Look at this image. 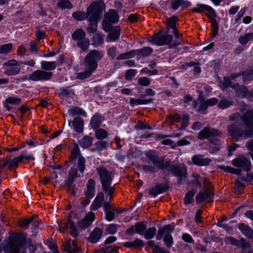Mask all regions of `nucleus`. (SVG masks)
<instances>
[{
  "instance_id": "f257e3e1",
  "label": "nucleus",
  "mask_w": 253,
  "mask_h": 253,
  "mask_svg": "<svg viewBox=\"0 0 253 253\" xmlns=\"http://www.w3.org/2000/svg\"><path fill=\"white\" fill-rule=\"evenodd\" d=\"M241 119L246 127H237L235 125H230L228 131L230 135L236 140L253 137V110L248 111L242 117Z\"/></svg>"
},
{
  "instance_id": "f03ea898",
  "label": "nucleus",
  "mask_w": 253,
  "mask_h": 253,
  "mask_svg": "<svg viewBox=\"0 0 253 253\" xmlns=\"http://www.w3.org/2000/svg\"><path fill=\"white\" fill-rule=\"evenodd\" d=\"M103 56V53L95 49L92 50L86 55L84 58V64L85 70L77 74V78L85 79L89 77L98 66V62Z\"/></svg>"
},
{
  "instance_id": "7ed1b4c3",
  "label": "nucleus",
  "mask_w": 253,
  "mask_h": 253,
  "mask_svg": "<svg viewBox=\"0 0 253 253\" xmlns=\"http://www.w3.org/2000/svg\"><path fill=\"white\" fill-rule=\"evenodd\" d=\"M105 10V4L100 0L91 3L87 8V14L89 15L90 26L88 28L89 32L94 33L97 29V23L100 15Z\"/></svg>"
},
{
  "instance_id": "20e7f679",
  "label": "nucleus",
  "mask_w": 253,
  "mask_h": 253,
  "mask_svg": "<svg viewBox=\"0 0 253 253\" xmlns=\"http://www.w3.org/2000/svg\"><path fill=\"white\" fill-rule=\"evenodd\" d=\"M28 247L30 253H33L36 249L35 246L32 245L31 239L26 241L22 238L16 237L10 241L5 250L6 253H25V248Z\"/></svg>"
},
{
  "instance_id": "39448f33",
  "label": "nucleus",
  "mask_w": 253,
  "mask_h": 253,
  "mask_svg": "<svg viewBox=\"0 0 253 253\" xmlns=\"http://www.w3.org/2000/svg\"><path fill=\"white\" fill-rule=\"evenodd\" d=\"M168 32L169 29L164 35H156L151 40V42L158 45H169L171 48L175 47L179 45L181 43V40L179 39V37H175V40L173 41L172 36L168 35Z\"/></svg>"
},
{
  "instance_id": "423d86ee",
  "label": "nucleus",
  "mask_w": 253,
  "mask_h": 253,
  "mask_svg": "<svg viewBox=\"0 0 253 253\" xmlns=\"http://www.w3.org/2000/svg\"><path fill=\"white\" fill-rule=\"evenodd\" d=\"M97 170L103 190L108 196H111L114 193V188L111 186L113 179L111 173L104 168H98Z\"/></svg>"
},
{
  "instance_id": "0eeeda50",
  "label": "nucleus",
  "mask_w": 253,
  "mask_h": 253,
  "mask_svg": "<svg viewBox=\"0 0 253 253\" xmlns=\"http://www.w3.org/2000/svg\"><path fill=\"white\" fill-rule=\"evenodd\" d=\"M146 156L149 160V165L143 167L145 171L153 172L162 168L163 163L158 158V155L155 151L149 150L147 152Z\"/></svg>"
},
{
  "instance_id": "6e6552de",
  "label": "nucleus",
  "mask_w": 253,
  "mask_h": 253,
  "mask_svg": "<svg viewBox=\"0 0 253 253\" xmlns=\"http://www.w3.org/2000/svg\"><path fill=\"white\" fill-rule=\"evenodd\" d=\"M85 36V32L81 29H78L72 35L73 40L77 42V45L83 50H87L90 45V41Z\"/></svg>"
},
{
  "instance_id": "1a4fd4ad",
  "label": "nucleus",
  "mask_w": 253,
  "mask_h": 253,
  "mask_svg": "<svg viewBox=\"0 0 253 253\" xmlns=\"http://www.w3.org/2000/svg\"><path fill=\"white\" fill-rule=\"evenodd\" d=\"M119 21L118 13L113 9L105 14V18L103 21V27L105 31L108 32L111 29V23H117Z\"/></svg>"
},
{
  "instance_id": "9d476101",
  "label": "nucleus",
  "mask_w": 253,
  "mask_h": 253,
  "mask_svg": "<svg viewBox=\"0 0 253 253\" xmlns=\"http://www.w3.org/2000/svg\"><path fill=\"white\" fill-rule=\"evenodd\" d=\"M52 75V72H46L42 70H37L29 75L28 79L35 82L48 81L51 78Z\"/></svg>"
},
{
  "instance_id": "9b49d317",
  "label": "nucleus",
  "mask_w": 253,
  "mask_h": 253,
  "mask_svg": "<svg viewBox=\"0 0 253 253\" xmlns=\"http://www.w3.org/2000/svg\"><path fill=\"white\" fill-rule=\"evenodd\" d=\"M232 165L235 167L242 168L248 172L251 169V162L244 156H240L232 161Z\"/></svg>"
},
{
  "instance_id": "f8f14e48",
  "label": "nucleus",
  "mask_w": 253,
  "mask_h": 253,
  "mask_svg": "<svg viewBox=\"0 0 253 253\" xmlns=\"http://www.w3.org/2000/svg\"><path fill=\"white\" fill-rule=\"evenodd\" d=\"M220 133L218 130L210 127H205L198 135V138L201 140L209 138L211 137L218 136Z\"/></svg>"
},
{
  "instance_id": "ddd939ff",
  "label": "nucleus",
  "mask_w": 253,
  "mask_h": 253,
  "mask_svg": "<svg viewBox=\"0 0 253 253\" xmlns=\"http://www.w3.org/2000/svg\"><path fill=\"white\" fill-rule=\"evenodd\" d=\"M58 230L61 233H64L65 231L69 232L71 236L76 237L78 236V233L74 223L69 218L67 222L65 225V229H63L60 224L57 223Z\"/></svg>"
},
{
  "instance_id": "4468645a",
  "label": "nucleus",
  "mask_w": 253,
  "mask_h": 253,
  "mask_svg": "<svg viewBox=\"0 0 253 253\" xmlns=\"http://www.w3.org/2000/svg\"><path fill=\"white\" fill-rule=\"evenodd\" d=\"M213 194L211 189H206L204 191L199 193L196 197L197 204L203 203L206 201L210 202L212 198Z\"/></svg>"
},
{
  "instance_id": "2eb2a0df",
  "label": "nucleus",
  "mask_w": 253,
  "mask_h": 253,
  "mask_svg": "<svg viewBox=\"0 0 253 253\" xmlns=\"http://www.w3.org/2000/svg\"><path fill=\"white\" fill-rule=\"evenodd\" d=\"M146 227L142 222L136 223L134 226L128 228L126 232L128 234H133L136 233L140 235H143L146 231Z\"/></svg>"
},
{
  "instance_id": "dca6fc26",
  "label": "nucleus",
  "mask_w": 253,
  "mask_h": 253,
  "mask_svg": "<svg viewBox=\"0 0 253 253\" xmlns=\"http://www.w3.org/2000/svg\"><path fill=\"white\" fill-rule=\"evenodd\" d=\"M94 219V213L93 212H89L78 223V226L82 229L86 228L91 224Z\"/></svg>"
},
{
  "instance_id": "f3484780",
  "label": "nucleus",
  "mask_w": 253,
  "mask_h": 253,
  "mask_svg": "<svg viewBox=\"0 0 253 253\" xmlns=\"http://www.w3.org/2000/svg\"><path fill=\"white\" fill-rule=\"evenodd\" d=\"M77 176V170L75 168H72L69 170V175L66 182L68 188L71 189L74 195L75 194V185L73 184L74 179Z\"/></svg>"
},
{
  "instance_id": "a211bd4d",
  "label": "nucleus",
  "mask_w": 253,
  "mask_h": 253,
  "mask_svg": "<svg viewBox=\"0 0 253 253\" xmlns=\"http://www.w3.org/2000/svg\"><path fill=\"white\" fill-rule=\"evenodd\" d=\"M69 126L72 124L73 129L77 133H82L84 130V121L81 117H76L72 121H69Z\"/></svg>"
},
{
  "instance_id": "6ab92c4d",
  "label": "nucleus",
  "mask_w": 253,
  "mask_h": 253,
  "mask_svg": "<svg viewBox=\"0 0 253 253\" xmlns=\"http://www.w3.org/2000/svg\"><path fill=\"white\" fill-rule=\"evenodd\" d=\"M192 161L194 164L199 166H206L209 165L212 160L209 158H205L202 155H194L192 158Z\"/></svg>"
},
{
  "instance_id": "aec40b11",
  "label": "nucleus",
  "mask_w": 253,
  "mask_h": 253,
  "mask_svg": "<svg viewBox=\"0 0 253 253\" xmlns=\"http://www.w3.org/2000/svg\"><path fill=\"white\" fill-rule=\"evenodd\" d=\"M110 31L106 38L107 42H113L118 40L120 36V28L118 26L112 27L108 31Z\"/></svg>"
},
{
  "instance_id": "412c9836",
  "label": "nucleus",
  "mask_w": 253,
  "mask_h": 253,
  "mask_svg": "<svg viewBox=\"0 0 253 253\" xmlns=\"http://www.w3.org/2000/svg\"><path fill=\"white\" fill-rule=\"evenodd\" d=\"M193 106L199 112L204 111L208 108L206 100L201 96L199 97L197 101H193Z\"/></svg>"
},
{
  "instance_id": "4be33fe9",
  "label": "nucleus",
  "mask_w": 253,
  "mask_h": 253,
  "mask_svg": "<svg viewBox=\"0 0 253 253\" xmlns=\"http://www.w3.org/2000/svg\"><path fill=\"white\" fill-rule=\"evenodd\" d=\"M104 199V195L103 192H101L98 193L91 205V210L96 211L100 208L103 204Z\"/></svg>"
},
{
  "instance_id": "5701e85b",
  "label": "nucleus",
  "mask_w": 253,
  "mask_h": 253,
  "mask_svg": "<svg viewBox=\"0 0 253 253\" xmlns=\"http://www.w3.org/2000/svg\"><path fill=\"white\" fill-rule=\"evenodd\" d=\"M95 182L93 179H89L86 184V189L84 192L85 196L92 198L95 194Z\"/></svg>"
},
{
  "instance_id": "b1692460",
  "label": "nucleus",
  "mask_w": 253,
  "mask_h": 253,
  "mask_svg": "<svg viewBox=\"0 0 253 253\" xmlns=\"http://www.w3.org/2000/svg\"><path fill=\"white\" fill-rule=\"evenodd\" d=\"M174 228L170 224H168L159 229L156 235L157 240H160L162 239L164 234L166 233H170L173 231Z\"/></svg>"
},
{
  "instance_id": "393cba45",
  "label": "nucleus",
  "mask_w": 253,
  "mask_h": 253,
  "mask_svg": "<svg viewBox=\"0 0 253 253\" xmlns=\"http://www.w3.org/2000/svg\"><path fill=\"white\" fill-rule=\"evenodd\" d=\"M102 234V230L99 228H95L93 230L89 237V241L92 243H95L99 241Z\"/></svg>"
},
{
  "instance_id": "a878e982",
  "label": "nucleus",
  "mask_w": 253,
  "mask_h": 253,
  "mask_svg": "<svg viewBox=\"0 0 253 253\" xmlns=\"http://www.w3.org/2000/svg\"><path fill=\"white\" fill-rule=\"evenodd\" d=\"M190 5L191 3L187 1V0H174L172 5V8L174 10H176L181 6L182 9H184Z\"/></svg>"
},
{
  "instance_id": "bb28decb",
  "label": "nucleus",
  "mask_w": 253,
  "mask_h": 253,
  "mask_svg": "<svg viewBox=\"0 0 253 253\" xmlns=\"http://www.w3.org/2000/svg\"><path fill=\"white\" fill-rule=\"evenodd\" d=\"M239 228L245 236L249 238H253V230L250 227L242 224L239 225Z\"/></svg>"
},
{
  "instance_id": "cd10ccee",
  "label": "nucleus",
  "mask_w": 253,
  "mask_h": 253,
  "mask_svg": "<svg viewBox=\"0 0 253 253\" xmlns=\"http://www.w3.org/2000/svg\"><path fill=\"white\" fill-rule=\"evenodd\" d=\"M41 68L43 71H51L56 68V62L55 61H42L41 62Z\"/></svg>"
},
{
  "instance_id": "c85d7f7f",
  "label": "nucleus",
  "mask_w": 253,
  "mask_h": 253,
  "mask_svg": "<svg viewBox=\"0 0 253 253\" xmlns=\"http://www.w3.org/2000/svg\"><path fill=\"white\" fill-rule=\"evenodd\" d=\"M86 160L82 156H79L77 159V170L80 173H83L85 169Z\"/></svg>"
},
{
  "instance_id": "c756f323",
  "label": "nucleus",
  "mask_w": 253,
  "mask_h": 253,
  "mask_svg": "<svg viewBox=\"0 0 253 253\" xmlns=\"http://www.w3.org/2000/svg\"><path fill=\"white\" fill-rule=\"evenodd\" d=\"M253 41V33H248L239 38V42L242 45Z\"/></svg>"
},
{
  "instance_id": "7c9ffc66",
  "label": "nucleus",
  "mask_w": 253,
  "mask_h": 253,
  "mask_svg": "<svg viewBox=\"0 0 253 253\" xmlns=\"http://www.w3.org/2000/svg\"><path fill=\"white\" fill-rule=\"evenodd\" d=\"M22 161L21 158L20 156L16 157L13 158L10 162H9L8 160H4L3 163L2 164H0V167H3L7 165H9L10 168L17 166L19 163Z\"/></svg>"
},
{
  "instance_id": "2f4dec72",
  "label": "nucleus",
  "mask_w": 253,
  "mask_h": 253,
  "mask_svg": "<svg viewBox=\"0 0 253 253\" xmlns=\"http://www.w3.org/2000/svg\"><path fill=\"white\" fill-rule=\"evenodd\" d=\"M72 16L75 20L78 21H83L87 18L89 19V15L87 14V10L86 13L81 11H77L73 12L72 13Z\"/></svg>"
},
{
  "instance_id": "473e14b6",
  "label": "nucleus",
  "mask_w": 253,
  "mask_h": 253,
  "mask_svg": "<svg viewBox=\"0 0 253 253\" xmlns=\"http://www.w3.org/2000/svg\"><path fill=\"white\" fill-rule=\"evenodd\" d=\"M103 121L102 117L99 115H94L90 121V125L93 128H98Z\"/></svg>"
},
{
  "instance_id": "72a5a7b5",
  "label": "nucleus",
  "mask_w": 253,
  "mask_h": 253,
  "mask_svg": "<svg viewBox=\"0 0 253 253\" xmlns=\"http://www.w3.org/2000/svg\"><path fill=\"white\" fill-rule=\"evenodd\" d=\"M153 101L152 99H135L131 98L130 100V104L131 106H134L141 104H146L151 102Z\"/></svg>"
},
{
  "instance_id": "f704fd0d",
  "label": "nucleus",
  "mask_w": 253,
  "mask_h": 253,
  "mask_svg": "<svg viewBox=\"0 0 253 253\" xmlns=\"http://www.w3.org/2000/svg\"><path fill=\"white\" fill-rule=\"evenodd\" d=\"M176 17L175 16L169 18L168 21V25L169 27L171 28L173 30V33L175 37H179V34L176 29Z\"/></svg>"
},
{
  "instance_id": "c9c22d12",
  "label": "nucleus",
  "mask_w": 253,
  "mask_h": 253,
  "mask_svg": "<svg viewBox=\"0 0 253 253\" xmlns=\"http://www.w3.org/2000/svg\"><path fill=\"white\" fill-rule=\"evenodd\" d=\"M138 50H133L125 53L120 54L118 57V59H126L133 58L135 55L138 54Z\"/></svg>"
},
{
  "instance_id": "e433bc0d",
  "label": "nucleus",
  "mask_w": 253,
  "mask_h": 253,
  "mask_svg": "<svg viewBox=\"0 0 253 253\" xmlns=\"http://www.w3.org/2000/svg\"><path fill=\"white\" fill-rule=\"evenodd\" d=\"M164 242L168 249L170 248L173 244V239L170 233L164 234Z\"/></svg>"
},
{
  "instance_id": "4c0bfd02",
  "label": "nucleus",
  "mask_w": 253,
  "mask_h": 253,
  "mask_svg": "<svg viewBox=\"0 0 253 253\" xmlns=\"http://www.w3.org/2000/svg\"><path fill=\"white\" fill-rule=\"evenodd\" d=\"M156 186L157 192H155V189H151L150 191L151 194L154 197H156L157 195L164 193L167 190V187L162 184H157Z\"/></svg>"
},
{
  "instance_id": "58836bf2",
  "label": "nucleus",
  "mask_w": 253,
  "mask_h": 253,
  "mask_svg": "<svg viewBox=\"0 0 253 253\" xmlns=\"http://www.w3.org/2000/svg\"><path fill=\"white\" fill-rule=\"evenodd\" d=\"M13 45L11 43L2 44L0 46V54L6 55L10 52L12 49Z\"/></svg>"
},
{
  "instance_id": "ea45409f",
  "label": "nucleus",
  "mask_w": 253,
  "mask_h": 253,
  "mask_svg": "<svg viewBox=\"0 0 253 253\" xmlns=\"http://www.w3.org/2000/svg\"><path fill=\"white\" fill-rule=\"evenodd\" d=\"M68 250L70 253H77L80 251V248L78 246L74 241L68 243Z\"/></svg>"
},
{
  "instance_id": "a19ab883",
  "label": "nucleus",
  "mask_w": 253,
  "mask_h": 253,
  "mask_svg": "<svg viewBox=\"0 0 253 253\" xmlns=\"http://www.w3.org/2000/svg\"><path fill=\"white\" fill-rule=\"evenodd\" d=\"M57 5L61 9H71L73 7L72 4L68 0H58Z\"/></svg>"
},
{
  "instance_id": "79ce46f5",
  "label": "nucleus",
  "mask_w": 253,
  "mask_h": 253,
  "mask_svg": "<svg viewBox=\"0 0 253 253\" xmlns=\"http://www.w3.org/2000/svg\"><path fill=\"white\" fill-rule=\"evenodd\" d=\"M92 139L88 136H85L82 138L80 143L82 147L86 148L89 147L92 145Z\"/></svg>"
},
{
  "instance_id": "37998d69",
  "label": "nucleus",
  "mask_w": 253,
  "mask_h": 253,
  "mask_svg": "<svg viewBox=\"0 0 253 253\" xmlns=\"http://www.w3.org/2000/svg\"><path fill=\"white\" fill-rule=\"evenodd\" d=\"M59 94L61 97H71L74 95V92L70 87H65L60 89Z\"/></svg>"
},
{
  "instance_id": "c03bdc74",
  "label": "nucleus",
  "mask_w": 253,
  "mask_h": 253,
  "mask_svg": "<svg viewBox=\"0 0 253 253\" xmlns=\"http://www.w3.org/2000/svg\"><path fill=\"white\" fill-rule=\"evenodd\" d=\"M20 71L18 66L7 67V69L4 71V74L8 76L15 75Z\"/></svg>"
},
{
  "instance_id": "a18cd8bd",
  "label": "nucleus",
  "mask_w": 253,
  "mask_h": 253,
  "mask_svg": "<svg viewBox=\"0 0 253 253\" xmlns=\"http://www.w3.org/2000/svg\"><path fill=\"white\" fill-rule=\"evenodd\" d=\"M156 231L157 230L155 227L150 228L147 231H145L143 235L146 239H151L155 235Z\"/></svg>"
},
{
  "instance_id": "49530a36",
  "label": "nucleus",
  "mask_w": 253,
  "mask_h": 253,
  "mask_svg": "<svg viewBox=\"0 0 253 253\" xmlns=\"http://www.w3.org/2000/svg\"><path fill=\"white\" fill-rule=\"evenodd\" d=\"M186 171V169L185 167L176 168L174 169V173L176 176L182 179L185 177Z\"/></svg>"
},
{
  "instance_id": "de8ad7c7",
  "label": "nucleus",
  "mask_w": 253,
  "mask_h": 253,
  "mask_svg": "<svg viewBox=\"0 0 253 253\" xmlns=\"http://www.w3.org/2000/svg\"><path fill=\"white\" fill-rule=\"evenodd\" d=\"M34 218L35 217L33 216L31 217V218L29 219H21L18 221V225L22 228H27L29 226L30 224H31L32 222L33 221Z\"/></svg>"
},
{
  "instance_id": "09e8293b",
  "label": "nucleus",
  "mask_w": 253,
  "mask_h": 253,
  "mask_svg": "<svg viewBox=\"0 0 253 253\" xmlns=\"http://www.w3.org/2000/svg\"><path fill=\"white\" fill-rule=\"evenodd\" d=\"M232 104L233 101L231 99H223L219 102L218 107L221 109H225L230 107Z\"/></svg>"
},
{
  "instance_id": "8fccbe9b",
  "label": "nucleus",
  "mask_w": 253,
  "mask_h": 253,
  "mask_svg": "<svg viewBox=\"0 0 253 253\" xmlns=\"http://www.w3.org/2000/svg\"><path fill=\"white\" fill-rule=\"evenodd\" d=\"M84 111L78 107H73L69 110V114L72 116L78 115H84Z\"/></svg>"
},
{
  "instance_id": "3c124183",
  "label": "nucleus",
  "mask_w": 253,
  "mask_h": 253,
  "mask_svg": "<svg viewBox=\"0 0 253 253\" xmlns=\"http://www.w3.org/2000/svg\"><path fill=\"white\" fill-rule=\"evenodd\" d=\"M95 134L96 138L98 139H103L107 136V131L103 129H97Z\"/></svg>"
},
{
  "instance_id": "603ef678",
  "label": "nucleus",
  "mask_w": 253,
  "mask_h": 253,
  "mask_svg": "<svg viewBox=\"0 0 253 253\" xmlns=\"http://www.w3.org/2000/svg\"><path fill=\"white\" fill-rule=\"evenodd\" d=\"M138 55H140L142 56H147L150 55L153 50L150 47H145L141 49H138Z\"/></svg>"
},
{
  "instance_id": "864d4df0",
  "label": "nucleus",
  "mask_w": 253,
  "mask_h": 253,
  "mask_svg": "<svg viewBox=\"0 0 253 253\" xmlns=\"http://www.w3.org/2000/svg\"><path fill=\"white\" fill-rule=\"evenodd\" d=\"M194 195L195 193L193 191H189L187 192L185 196L184 204L185 205H188L191 203Z\"/></svg>"
},
{
  "instance_id": "5fc2aeb1",
  "label": "nucleus",
  "mask_w": 253,
  "mask_h": 253,
  "mask_svg": "<svg viewBox=\"0 0 253 253\" xmlns=\"http://www.w3.org/2000/svg\"><path fill=\"white\" fill-rule=\"evenodd\" d=\"M20 98L15 97H9L5 100V103L13 105H18L21 102Z\"/></svg>"
},
{
  "instance_id": "6e6d98bb",
  "label": "nucleus",
  "mask_w": 253,
  "mask_h": 253,
  "mask_svg": "<svg viewBox=\"0 0 253 253\" xmlns=\"http://www.w3.org/2000/svg\"><path fill=\"white\" fill-rule=\"evenodd\" d=\"M93 41L94 44H99L103 41V36L100 33H97L93 36Z\"/></svg>"
},
{
  "instance_id": "4d7b16f0",
  "label": "nucleus",
  "mask_w": 253,
  "mask_h": 253,
  "mask_svg": "<svg viewBox=\"0 0 253 253\" xmlns=\"http://www.w3.org/2000/svg\"><path fill=\"white\" fill-rule=\"evenodd\" d=\"M20 65L21 62L17 61L15 59H12L8 61L3 63V66H6L7 67L18 66H20Z\"/></svg>"
},
{
  "instance_id": "13d9d810",
  "label": "nucleus",
  "mask_w": 253,
  "mask_h": 253,
  "mask_svg": "<svg viewBox=\"0 0 253 253\" xmlns=\"http://www.w3.org/2000/svg\"><path fill=\"white\" fill-rule=\"evenodd\" d=\"M105 212V215H106V219L108 221H112L113 220L115 217V212H117V210H116V211L111 210H108L106 211Z\"/></svg>"
},
{
  "instance_id": "bf43d9fd",
  "label": "nucleus",
  "mask_w": 253,
  "mask_h": 253,
  "mask_svg": "<svg viewBox=\"0 0 253 253\" xmlns=\"http://www.w3.org/2000/svg\"><path fill=\"white\" fill-rule=\"evenodd\" d=\"M193 177L194 178V180L192 182L193 185H194V186L199 187V188H201L202 186V184L200 180H199L200 176L197 173H194L193 174Z\"/></svg>"
},
{
  "instance_id": "052dcab7",
  "label": "nucleus",
  "mask_w": 253,
  "mask_h": 253,
  "mask_svg": "<svg viewBox=\"0 0 253 253\" xmlns=\"http://www.w3.org/2000/svg\"><path fill=\"white\" fill-rule=\"evenodd\" d=\"M236 246L245 249L249 247V244L246 242L245 239L241 238L239 240H237Z\"/></svg>"
},
{
  "instance_id": "680f3d73",
  "label": "nucleus",
  "mask_w": 253,
  "mask_h": 253,
  "mask_svg": "<svg viewBox=\"0 0 253 253\" xmlns=\"http://www.w3.org/2000/svg\"><path fill=\"white\" fill-rule=\"evenodd\" d=\"M137 71L134 69H129L126 73V78L127 80H130L135 76Z\"/></svg>"
},
{
  "instance_id": "e2e57ef3",
  "label": "nucleus",
  "mask_w": 253,
  "mask_h": 253,
  "mask_svg": "<svg viewBox=\"0 0 253 253\" xmlns=\"http://www.w3.org/2000/svg\"><path fill=\"white\" fill-rule=\"evenodd\" d=\"M153 253H169L168 249L160 247L159 246H155L153 249Z\"/></svg>"
},
{
  "instance_id": "0e129e2a",
  "label": "nucleus",
  "mask_w": 253,
  "mask_h": 253,
  "mask_svg": "<svg viewBox=\"0 0 253 253\" xmlns=\"http://www.w3.org/2000/svg\"><path fill=\"white\" fill-rule=\"evenodd\" d=\"M81 156L80 154V150L78 146H76L74 148L72 152V155L70 157V159L72 160L75 159H78L79 156Z\"/></svg>"
},
{
  "instance_id": "69168bd1",
  "label": "nucleus",
  "mask_w": 253,
  "mask_h": 253,
  "mask_svg": "<svg viewBox=\"0 0 253 253\" xmlns=\"http://www.w3.org/2000/svg\"><path fill=\"white\" fill-rule=\"evenodd\" d=\"M189 121V116L187 114H185L183 116L182 122L181 126V128L184 129L188 125Z\"/></svg>"
},
{
  "instance_id": "338daca9",
  "label": "nucleus",
  "mask_w": 253,
  "mask_h": 253,
  "mask_svg": "<svg viewBox=\"0 0 253 253\" xmlns=\"http://www.w3.org/2000/svg\"><path fill=\"white\" fill-rule=\"evenodd\" d=\"M108 55L112 58H114L117 54V50L116 47H112L107 51Z\"/></svg>"
},
{
  "instance_id": "774afa93",
  "label": "nucleus",
  "mask_w": 253,
  "mask_h": 253,
  "mask_svg": "<svg viewBox=\"0 0 253 253\" xmlns=\"http://www.w3.org/2000/svg\"><path fill=\"white\" fill-rule=\"evenodd\" d=\"M206 5L202 4H198L196 7L193 9V11L195 12H203L205 10Z\"/></svg>"
}]
</instances>
